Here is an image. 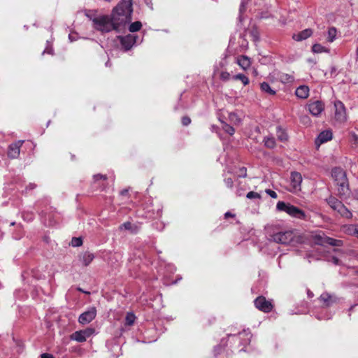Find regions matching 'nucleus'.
<instances>
[{
  "instance_id": "nucleus-26",
  "label": "nucleus",
  "mask_w": 358,
  "mask_h": 358,
  "mask_svg": "<svg viewBox=\"0 0 358 358\" xmlns=\"http://www.w3.org/2000/svg\"><path fill=\"white\" fill-rule=\"evenodd\" d=\"M337 31L336 28L331 27L328 30V36H327V41L330 43H332L336 37Z\"/></svg>"
},
{
  "instance_id": "nucleus-48",
  "label": "nucleus",
  "mask_w": 358,
  "mask_h": 358,
  "mask_svg": "<svg viewBox=\"0 0 358 358\" xmlns=\"http://www.w3.org/2000/svg\"><path fill=\"white\" fill-rule=\"evenodd\" d=\"M41 358H54V357H52V355H49V354H43L41 355Z\"/></svg>"
},
{
  "instance_id": "nucleus-52",
  "label": "nucleus",
  "mask_w": 358,
  "mask_h": 358,
  "mask_svg": "<svg viewBox=\"0 0 358 358\" xmlns=\"http://www.w3.org/2000/svg\"><path fill=\"white\" fill-rule=\"evenodd\" d=\"M29 187H30V189H34L35 187V186L34 185H30Z\"/></svg>"
},
{
  "instance_id": "nucleus-9",
  "label": "nucleus",
  "mask_w": 358,
  "mask_h": 358,
  "mask_svg": "<svg viewBox=\"0 0 358 358\" xmlns=\"http://www.w3.org/2000/svg\"><path fill=\"white\" fill-rule=\"evenodd\" d=\"M315 241L317 244H329L333 246H341L343 244L342 241L334 239L332 238L324 236V234H318L315 236Z\"/></svg>"
},
{
  "instance_id": "nucleus-7",
  "label": "nucleus",
  "mask_w": 358,
  "mask_h": 358,
  "mask_svg": "<svg viewBox=\"0 0 358 358\" xmlns=\"http://www.w3.org/2000/svg\"><path fill=\"white\" fill-rule=\"evenodd\" d=\"M96 315V308L94 306L90 307L79 316L78 322L82 324H87L92 322L95 318Z\"/></svg>"
},
{
  "instance_id": "nucleus-41",
  "label": "nucleus",
  "mask_w": 358,
  "mask_h": 358,
  "mask_svg": "<svg viewBox=\"0 0 358 358\" xmlns=\"http://www.w3.org/2000/svg\"><path fill=\"white\" fill-rule=\"evenodd\" d=\"M265 192H266V193L267 194H268L271 198L275 199V198H277V196H278V195H277L276 192H274V191H273V190H271V189H266V191H265Z\"/></svg>"
},
{
  "instance_id": "nucleus-39",
  "label": "nucleus",
  "mask_w": 358,
  "mask_h": 358,
  "mask_svg": "<svg viewBox=\"0 0 358 358\" xmlns=\"http://www.w3.org/2000/svg\"><path fill=\"white\" fill-rule=\"evenodd\" d=\"M223 129H224L227 133H228V134H230V135H233V134H234V131H235L234 129L231 126H230V125H229V124H225L223 126Z\"/></svg>"
},
{
  "instance_id": "nucleus-4",
  "label": "nucleus",
  "mask_w": 358,
  "mask_h": 358,
  "mask_svg": "<svg viewBox=\"0 0 358 358\" xmlns=\"http://www.w3.org/2000/svg\"><path fill=\"white\" fill-rule=\"evenodd\" d=\"M327 201L333 210L337 211L343 217L347 218L352 217L351 212L336 198L330 196L327 199Z\"/></svg>"
},
{
  "instance_id": "nucleus-17",
  "label": "nucleus",
  "mask_w": 358,
  "mask_h": 358,
  "mask_svg": "<svg viewBox=\"0 0 358 358\" xmlns=\"http://www.w3.org/2000/svg\"><path fill=\"white\" fill-rule=\"evenodd\" d=\"M332 138V133L329 130L322 131L315 140V144L320 145L330 141Z\"/></svg>"
},
{
  "instance_id": "nucleus-8",
  "label": "nucleus",
  "mask_w": 358,
  "mask_h": 358,
  "mask_svg": "<svg viewBox=\"0 0 358 358\" xmlns=\"http://www.w3.org/2000/svg\"><path fill=\"white\" fill-rule=\"evenodd\" d=\"M335 118L340 122H343L347 120V115L344 104L341 101L334 102Z\"/></svg>"
},
{
  "instance_id": "nucleus-45",
  "label": "nucleus",
  "mask_w": 358,
  "mask_h": 358,
  "mask_svg": "<svg viewBox=\"0 0 358 358\" xmlns=\"http://www.w3.org/2000/svg\"><path fill=\"white\" fill-rule=\"evenodd\" d=\"M94 180H99V179H106V176L101 174H96L94 176Z\"/></svg>"
},
{
  "instance_id": "nucleus-5",
  "label": "nucleus",
  "mask_w": 358,
  "mask_h": 358,
  "mask_svg": "<svg viewBox=\"0 0 358 358\" xmlns=\"http://www.w3.org/2000/svg\"><path fill=\"white\" fill-rule=\"evenodd\" d=\"M302 176L300 173L294 171L290 175V191L292 192H299L301 189Z\"/></svg>"
},
{
  "instance_id": "nucleus-14",
  "label": "nucleus",
  "mask_w": 358,
  "mask_h": 358,
  "mask_svg": "<svg viewBox=\"0 0 358 358\" xmlns=\"http://www.w3.org/2000/svg\"><path fill=\"white\" fill-rule=\"evenodd\" d=\"M331 176L337 182V184H343L347 181L345 171L341 168H334L332 169Z\"/></svg>"
},
{
  "instance_id": "nucleus-54",
  "label": "nucleus",
  "mask_w": 358,
  "mask_h": 358,
  "mask_svg": "<svg viewBox=\"0 0 358 358\" xmlns=\"http://www.w3.org/2000/svg\"><path fill=\"white\" fill-rule=\"evenodd\" d=\"M357 258H358V254H357Z\"/></svg>"
},
{
  "instance_id": "nucleus-42",
  "label": "nucleus",
  "mask_w": 358,
  "mask_h": 358,
  "mask_svg": "<svg viewBox=\"0 0 358 358\" xmlns=\"http://www.w3.org/2000/svg\"><path fill=\"white\" fill-rule=\"evenodd\" d=\"M249 0H242L241 6H240V12L242 13L245 10V5L247 4Z\"/></svg>"
},
{
  "instance_id": "nucleus-10",
  "label": "nucleus",
  "mask_w": 358,
  "mask_h": 358,
  "mask_svg": "<svg viewBox=\"0 0 358 358\" xmlns=\"http://www.w3.org/2000/svg\"><path fill=\"white\" fill-rule=\"evenodd\" d=\"M94 333V329L92 328H87L84 330L78 331L73 333L71 338L78 342L85 341L87 338Z\"/></svg>"
},
{
  "instance_id": "nucleus-23",
  "label": "nucleus",
  "mask_w": 358,
  "mask_h": 358,
  "mask_svg": "<svg viewBox=\"0 0 358 358\" xmlns=\"http://www.w3.org/2000/svg\"><path fill=\"white\" fill-rule=\"evenodd\" d=\"M276 133L278 138L280 141H286L287 140V134L282 128L278 127Z\"/></svg>"
},
{
  "instance_id": "nucleus-3",
  "label": "nucleus",
  "mask_w": 358,
  "mask_h": 358,
  "mask_svg": "<svg viewBox=\"0 0 358 358\" xmlns=\"http://www.w3.org/2000/svg\"><path fill=\"white\" fill-rule=\"evenodd\" d=\"M276 208L279 211L285 212L293 217L299 219H305L306 217L305 213L303 210L289 203L278 201L276 205Z\"/></svg>"
},
{
  "instance_id": "nucleus-13",
  "label": "nucleus",
  "mask_w": 358,
  "mask_h": 358,
  "mask_svg": "<svg viewBox=\"0 0 358 358\" xmlns=\"http://www.w3.org/2000/svg\"><path fill=\"white\" fill-rule=\"evenodd\" d=\"M118 38L125 50H128L131 48L136 41V36L134 34H128L125 36H118Z\"/></svg>"
},
{
  "instance_id": "nucleus-16",
  "label": "nucleus",
  "mask_w": 358,
  "mask_h": 358,
  "mask_svg": "<svg viewBox=\"0 0 358 358\" xmlns=\"http://www.w3.org/2000/svg\"><path fill=\"white\" fill-rule=\"evenodd\" d=\"M94 258V255L90 252H85L78 255V261L84 266L90 265Z\"/></svg>"
},
{
  "instance_id": "nucleus-28",
  "label": "nucleus",
  "mask_w": 358,
  "mask_h": 358,
  "mask_svg": "<svg viewBox=\"0 0 358 358\" xmlns=\"http://www.w3.org/2000/svg\"><path fill=\"white\" fill-rule=\"evenodd\" d=\"M340 187L338 188L339 194L342 196H346L349 193V189L348 187L347 181L343 184H338Z\"/></svg>"
},
{
  "instance_id": "nucleus-46",
  "label": "nucleus",
  "mask_w": 358,
  "mask_h": 358,
  "mask_svg": "<svg viewBox=\"0 0 358 358\" xmlns=\"http://www.w3.org/2000/svg\"><path fill=\"white\" fill-rule=\"evenodd\" d=\"M240 177H245L246 176V169L243 167L240 169Z\"/></svg>"
},
{
  "instance_id": "nucleus-24",
  "label": "nucleus",
  "mask_w": 358,
  "mask_h": 358,
  "mask_svg": "<svg viewBox=\"0 0 358 358\" xmlns=\"http://www.w3.org/2000/svg\"><path fill=\"white\" fill-rule=\"evenodd\" d=\"M142 27V24L140 21H136L131 23L129 26V31L130 32H136L139 31Z\"/></svg>"
},
{
  "instance_id": "nucleus-50",
  "label": "nucleus",
  "mask_w": 358,
  "mask_h": 358,
  "mask_svg": "<svg viewBox=\"0 0 358 358\" xmlns=\"http://www.w3.org/2000/svg\"><path fill=\"white\" fill-rule=\"evenodd\" d=\"M45 52H47L48 54H52V50L51 49L50 50L46 49L45 50L43 51V53L44 54Z\"/></svg>"
},
{
  "instance_id": "nucleus-29",
  "label": "nucleus",
  "mask_w": 358,
  "mask_h": 358,
  "mask_svg": "<svg viewBox=\"0 0 358 358\" xmlns=\"http://www.w3.org/2000/svg\"><path fill=\"white\" fill-rule=\"evenodd\" d=\"M347 231L349 234L358 238V225H350L347 227Z\"/></svg>"
},
{
  "instance_id": "nucleus-11",
  "label": "nucleus",
  "mask_w": 358,
  "mask_h": 358,
  "mask_svg": "<svg viewBox=\"0 0 358 358\" xmlns=\"http://www.w3.org/2000/svg\"><path fill=\"white\" fill-rule=\"evenodd\" d=\"M254 302L256 308L263 312L268 313L273 308L271 303L264 296L257 297Z\"/></svg>"
},
{
  "instance_id": "nucleus-22",
  "label": "nucleus",
  "mask_w": 358,
  "mask_h": 358,
  "mask_svg": "<svg viewBox=\"0 0 358 358\" xmlns=\"http://www.w3.org/2000/svg\"><path fill=\"white\" fill-rule=\"evenodd\" d=\"M350 141L352 148L356 149L358 147V134L351 131L350 133Z\"/></svg>"
},
{
  "instance_id": "nucleus-49",
  "label": "nucleus",
  "mask_w": 358,
  "mask_h": 358,
  "mask_svg": "<svg viewBox=\"0 0 358 358\" xmlns=\"http://www.w3.org/2000/svg\"><path fill=\"white\" fill-rule=\"evenodd\" d=\"M234 215L233 214H231V213L229 212H227L225 214H224V217L226 218L227 217H234Z\"/></svg>"
},
{
  "instance_id": "nucleus-30",
  "label": "nucleus",
  "mask_w": 358,
  "mask_h": 358,
  "mask_svg": "<svg viewBox=\"0 0 358 358\" xmlns=\"http://www.w3.org/2000/svg\"><path fill=\"white\" fill-rule=\"evenodd\" d=\"M229 120L230 122H231L234 124H238L241 122V119L239 118L238 115L235 113H230L229 114Z\"/></svg>"
},
{
  "instance_id": "nucleus-12",
  "label": "nucleus",
  "mask_w": 358,
  "mask_h": 358,
  "mask_svg": "<svg viewBox=\"0 0 358 358\" xmlns=\"http://www.w3.org/2000/svg\"><path fill=\"white\" fill-rule=\"evenodd\" d=\"M309 112L313 116H318L324 109V103L320 101L310 102L307 106Z\"/></svg>"
},
{
  "instance_id": "nucleus-44",
  "label": "nucleus",
  "mask_w": 358,
  "mask_h": 358,
  "mask_svg": "<svg viewBox=\"0 0 358 358\" xmlns=\"http://www.w3.org/2000/svg\"><path fill=\"white\" fill-rule=\"evenodd\" d=\"M224 183L225 185L228 187H231L232 185H233V180L231 178H226L224 180Z\"/></svg>"
},
{
  "instance_id": "nucleus-51",
  "label": "nucleus",
  "mask_w": 358,
  "mask_h": 358,
  "mask_svg": "<svg viewBox=\"0 0 358 358\" xmlns=\"http://www.w3.org/2000/svg\"><path fill=\"white\" fill-rule=\"evenodd\" d=\"M78 289L80 292H84V293H85V294H90V292H85V291H83V289H82L81 288H78Z\"/></svg>"
},
{
  "instance_id": "nucleus-36",
  "label": "nucleus",
  "mask_w": 358,
  "mask_h": 358,
  "mask_svg": "<svg viewBox=\"0 0 358 358\" xmlns=\"http://www.w3.org/2000/svg\"><path fill=\"white\" fill-rule=\"evenodd\" d=\"M83 244V241L80 238H73L71 240V245L73 247H78Z\"/></svg>"
},
{
  "instance_id": "nucleus-6",
  "label": "nucleus",
  "mask_w": 358,
  "mask_h": 358,
  "mask_svg": "<svg viewBox=\"0 0 358 358\" xmlns=\"http://www.w3.org/2000/svg\"><path fill=\"white\" fill-rule=\"evenodd\" d=\"M294 235L292 231L279 232L273 236V240L277 243L289 244L292 242Z\"/></svg>"
},
{
  "instance_id": "nucleus-31",
  "label": "nucleus",
  "mask_w": 358,
  "mask_h": 358,
  "mask_svg": "<svg viewBox=\"0 0 358 358\" xmlns=\"http://www.w3.org/2000/svg\"><path fill=\"white\" fill-rule=\"evenodd\" d=\"M234 79L240 80L243 83L244 85H247L249 83L248 78L241 73L234 76Z\"/></svg>"
},
{
  "instance_id": "nucleus-43",
  "label": "nucleus",
  "mask_w": 358,
  "mask_h": 358,
  "mask_svg": "<svg viewBox=\"0 0 358 358\" xmlns=\"http://www.w3.org/2000/svg\"><path fill=\"white\" fill-rule=\"evenodd\" d=\"M191 122V120H190V118L188 117H182V123L183 125L185 126H187L188 124H189Z\"/></svg>"
},
{
  "instance_id": "nucleus-18",
  "label": "nucleus",
  "mask_w": 358,
  "mask_h": 358,
  "mask_svg": "<svg viewBox=\"0 0 358 358\" xmlns=\"http://www.w3.org/2000/svg\"><path fill=\"white\" fill-rule=\"evenodd\" d=\"M313 34V31L310 29H306L302 31L295 34L292 38L296 41H301L310 37Z\"/></svg>"
},
{
  "instance_id": "nucleus-2",
  "label": "nucleus",
  "mask_w": 358,
  "mask_h": 358,
  "mask_svg": "<svg viewBox=\"0 0 358 358\" xmlns=\"http://www.w3.org/2000/svg\"><path fill=\"white\" fill-rule=\"evenodd\" d=\"M87 16L92 22L94 28L101 32H109L113 30L120 31L111 15H89Z\"/></svg>"
},
{
  "instance_id": "nucleus-35",
  "label": "nucleus",
  "mask_w": 358,
  "mask_h": 358,
  "mask_svg": "<svg viewBox=\"0 0 358 358\" xmlns=\"http://www.w3.org/2000/svg\"><path fill=\"white\" fill-rule=\"evenodd\" d=\"M246 197L248 199H260L261 196H260V194L259 193L253 192V191H251V192H249L247 194Z\"/></svg>"
},
{
  "instance_id": "nucleus-32",
  "label": "nucleus",
  "mask_w": 358,
  "mask_h": 358,
  "mask_svg": "<svg viewBox=\"0 0 358 358\" xmlns=\"http://www.w3.org/2000/svg\"><path fill=\"white\" fill-rule=\"evenodd\" d=\"M135 319L136 317L133 313H128L125 318L126 324L129 326L132 325L134 323Z\"/></svg>"
},
{
  "instance_id": "nucleus-40",
  "label": "nucleus",
  "mask_w": 358,
  "mask_h": 358,
  "mask_svg": "<svg viewBox=\"0 0 358 358\" xmlns=\"http://www.w3.org/2000/svg\"><path fill=\"white\" fill-rule=\"evenodd\" d=\"M220 78L224 81H227L230 78V74L227 71H222L220 74Z\"/></svg>"
},
{
  "instance_id": "nucleus-37",
  "label": "nucleus",
  "mask_w": 358,
  "mask_h": 358,
  "mask_svg": "<svg viewBox=\"0 0 358 358\" xmlns=\"http://www.w3.org/2000/svg\"><path fill=\"white\" fill-rule=\"evenodd\" d=\"M239 336H241V338H243V337H245L247 341L245 342L244 344H245L246 343H249L250 341V338H251L250 332H249L248 331H243V332L239 334Z\"/></svg>"
},
{
  "instance_id": "nucleus-34",
  "label": "nucleus",
  "mask_w": 358,
  "mask_h": 358,
  "mask_svg": "<svg viewBox=\"0 0 358 358\" xmlns=\"http://www.w3.org/2000/svg\"><path fill=\"white\" fill-rule=\"evenodd\" d=\"M280 79L282 83H289V82L293 81L292 76H291L288 74L281 75Z\"/></svg>"
},
{
  "instance_id": "nucleus-38",
  "label": "nucleus",
  "mask_w": 358,
  "mask_h": 358,
  "mask_svg": "<svg viewBox=\"0 0 358 358\" xmlns=\"http://www.w3.org/2000/svg\"><path fill=\"white\" fill-rule=\"evenodd\" d=\"M120 230H132V224L131 222H124L122 224H121L120 226Z\"/></svg>"
},
{
  "instance_id": "nucleus-19",
  "label": "nucleus",
  "mask_w": 358,
  "mask_h": 358,
  "mask_svg": "<svg viewBox=\"0 0 358 358\" xmlns=\"http://www.w3.org/2000/svg\"><path fill=\"white\" fill-rule=\"evenodd\" d=\"M296 96L301 99H306L309 95V88L306 85L299 86L295 92Z\"/></svg>"
},
{
  "instance_id": "nucleus-27",
  "label": "nucleus",
  "mask_w": 358,
  "mask_h": 358,
  "mask_svg": "<svg viewBox=\"0 0 358 358\" xmlns=\"http://www.w3.org/2000/svg\"><path fill=\"white\" fill-rule=\"evenodd\" d=\"M264 143L266 147L268 148H273L275 145V141L273 137L266 136L264 139Z\"/></svg>"
},
{
  "instance_id": "nucleus-20",
  "label": "nucleus",
  "mask_w": 358,
  "mask_h": 358,
  "mask_svg": "<svg viewBox=\"0 0 358 358\" xmlns=\"http://www.w3.org/2000/svg\"><path fill=\"white\" fill-rule=\"evenodd\" d=\"M320 299L324 303V304L327 306L331 305L337 301V299L335 296L329 295L327 293L322 294Z\"/></svg>"
},
{
  "instance_id": "nucleus-15",
  "label": "nucleus",
  "mask_w": 358,
  "mask_h": 358,
  "mask_svg": "<svg viewBox=\"0 0 358 358\" xmlns=\"http://www.w3.org/2000/svg\"><path fill=\"white\" fill-rule=\"evenodd\" d=\"M23 141H18L9 146L8 157L10 158H17L20 155V147L22 146Z\"/></svg>"
},
{
  "instance_id": "nucleus-33",
  "label": "nucleus",
  "mask_w": 358,
  "mask_h": 358,
  "mask_svg": "<svg viewBox=\"0 0 358 358\" xmlns=\"http://www.w3.org/2000/svg\"><path fill=\"white\" fill-rule=\"evenodd\" d=\"M312 50L314 52H316V53H321V52L326 51L325 48L320 44L313 45Z\"/></svg>"
},
{
  "instance_id": "nucleus-53",
  "label": "nucleus",
  "mask_w": 358,
  "mask_h": 358,
  "mask_svg": "<svg viewBox=\"0 0 358 358\" xmlns=\"http://www.w3.org/2000/svg\"><path fill=\"white\" fill-rule=\"evenodd\" d=\"M127 190H124V191H122L121 193H122V194H124L127 193Z\"/></svg>"
},
{
  "instance_id": "nucleus-1",
  "label": "nucleus",
  "mask_w": 358,
  "mask_h": 358,
  "mask_svg": "<svg viewBox=\"0 0 358 358\" xmlns=\"http://www.w3.org/2000/svg\"><path fill=\"white\" fill-rule=\"evenodd\" d=\"M132 13L131 0H122L113 8L110 15L120 31L131 22Z\"/></svg>"
},
{
  "instance_id": "nucleus-47",
  "label": "nucleus",
  "mask_w": 358,
  "mask_h": 358,
  "mask_svg": "<svg viewBox=\"0 0 358 358\" xmlns=\"http://www.w3.org/2000/svg\"><path fill=\"white\" fill-rule=\"evenodd\" d=\"M332 262L334 264L338 265V264H339V259L337 257H332Z\"/></svg>"
},
{
  "instance_id": "nucleus-25",
  "label": "nucleus",
  "mask_w": 358,
  "mask_h": 358,
  "mask_svg": "<svg viewBox=\"0 0 358 358\" xmlns=\"http://www.w3.org/2000/svg\"><path fill=\"white\" fill-rule=\"evenodd\" d=\"M261 90L264 92H266L268 93V94H271V95H274L275 94V91L273 90L271 87L270 85L267 83H262L261 84Z\"/></svg>"
},
{
  "instance_id": "nucleus-21",
  "label": "nucleus",
  "mask_w": 358,
  "mask_h": 358,
  "mask_svg": "<svg viewBox=\"0 0 358 358\" xmlns=\"http://www.w3.org/2000/svg\"><path fill=\"white\" fill-rule=\"evenodd\" d=\"M237 64L243 69L246 70L251 64V62L249 57L246 56H241L237 58Z\"/></svg>"
}]
</instances>
